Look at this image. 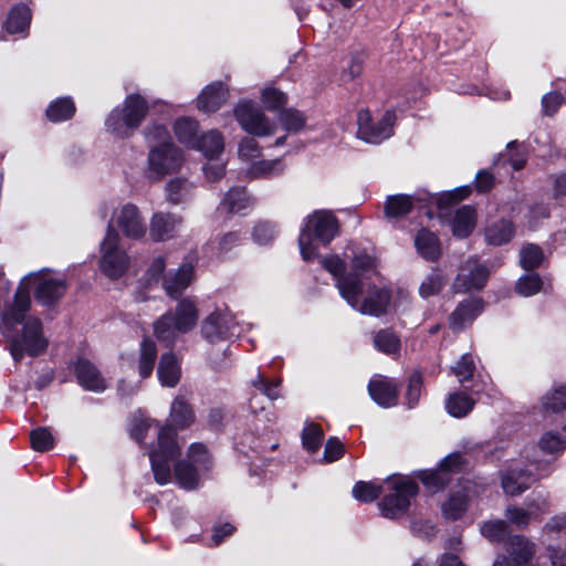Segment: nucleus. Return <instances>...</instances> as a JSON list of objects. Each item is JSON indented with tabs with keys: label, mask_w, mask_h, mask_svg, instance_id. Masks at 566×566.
Listing matches in <instances>:
<instances>
[{
	"label": "nucleus",
	"mask_w": 566,
	"mask_h": 566,
	"mask_svg": "<svg viewBox=\"0 0 566 566\" xmlns=\"http://www.w3.org/2000/svg\"><path fill=\"white\" fill-rule=\"evenodd\" d=\"M340 222L331 210H314L303 219L300 234V253L304 261L311 262L317 258L315 242L327 247L339 234Z\"/></svg>",
	"instance_id": "nucleus-1"
},
{
	"label": "nucleus",
	"mask_w": 566,
	"mask_h": 566,
	"mask_svg": "<svg viewBox=\"0 0 566 566\" xmlns=\"http://www.w3.org/2000/svg\"><path fill=\"white\" fill-rule=\"evenodd\" d=\"M149 109L150 105L144 95L130 93L106 116L105 130L117 139H129L139 129Z\"/></svg>",
	"instance_id": "nucleus-2"
},
{
	"label": "nucleus",
	"mask_w": 566,
	"mask_h": 566,
	"mask_svg": "<svg viewBox=\"0 0 566 566\" xmlns=\"http://www.w3.org/2000/svg\"><path fill=\"white\" fill-rule=\"evenodd\" d=\"M385 482L389 484L390 492L378 502L380 514L388 520H399L408 513L420 488L411 476L399 473L388 476Z\"/></svg>",
	"instance_id": "nucleus-3"
},
{
	"label": "nucleus",
	"mask_w": 566,
	"mask_h": 566,
	"mask_svg": "<svg viewBox=\"0 0 566 566\" xmlns=\"http://www.w3.org/2000/svg\"><path fill=\"white\" fill-rule=\"evenodd\" d=\"M22 325L21 334L9 342V352L15 364H20L25 355L38 357L44 354L49 345L40 318L29 317Z\"/></svg>",
	"instance_id": "nucleus-4"
},
{
	"label": "nucleus",
	"mask_w": 566,
	"mask_h": 566,
	"mask_svg": "<svg viewBox=\"0 0 566 566\" xmlns=\"http://www.w3.org/2000/svg\"><path fill=\"white\" fill-rule=\"evenodd\" d=\"M102 256L98 262L99 271L111 280H118L129 268V256L119 248V237L112 223H108L105 238L101 243Z\"/></svg>",
	"instance_id": "nucleus-5"
},
{
	"label": "nucleus",
	"mask_w": 566,
	"mask_h": 566,
	"mask_svg": "<svg viewBox=\"0 0 566 566\" xmlns=\"http://www.w3.org/2000/svg\"><path fill=\"white\" fill-rule=\"evenodd\" d=\"M184 160V151L172 140L153 146L147 157L149 176L161 180L167 175L178 172Z\"/></svg>",
	"instance_id": "nucleus-6"
},
{
	"label": "nucleus",
	"mask_w": 566,
	"mask_h": 566,
	"mask_svg": "<svg viewBox=\"0 0 566 566\" xmlns=\"http://www.w3.org/2000/svg\"><path fill=\"white\" fill-rule=\"evenodd\" d=\"M233 116L250 136L266 137L275 134L276 125L252 99H240L233 107Z\"/></svg>",
	"instance_id": "nucleus-7"
},
{
	"label": "nucleus",
	"mask_w": 566,
	"mask_h": 566,
	"mask_svg": "<svg viewBox=\"0 0 566 566\" xmlns=\"http://www.w3.org/2000/svg\"><path fill=\"white\" fill-rule=\"evenodd\" d=\"M397 116L394 108L387 109L378 122H375L368 108L357 113V136L369 144H379L394 135Z\"/></svg>",
	"instance_id": "nucleus-8"
},
{
	"label": "nucleus",
	"mask_w": 566,
	"mask_h": 566,
	"mask_svg": "<svg viewBox=\"0 0 566 566\" xmlns=\"http://www.w3.org/2000/svg\"><path fill=\"white\" fill-rule=\"evenodd\" d=\"M44 272L49 273L51 270L45 268L29 274L30 280H33L35 283L33 296L40 305L53 308L65 296L69 284L65 279L43 277L42 274Z\"/></svg>",
	"instance_id": "nucleus-9"
},
{
	"label": "nucleus",
	"mask_w": 566,
	"mask_h": 566,
	"mask_svg": "<svg viewBox=\"0 0 566 566\" xmlns=\"http://www.w3.org/2000/svg\"><path fill=\"white\" fill-rule=\"evenodd\" d=\"M234 326L233 316L217 310L201 322V336L210 344L223 342L233 336Z\"/></svg>",
	"instance_id": "nucleus-10"
},
{
	"label": "nucleus",
	"mask_w": 566,
	"mask_h": 566,
	"mask_svg": "<svg viewBox=\"0 0 566 566\" xmlns=\"http://www.w3.org/2000/svg\"><path fill=\"white\" fill-rule=\"evenodd\" d=\"M77 384L85 390L102 392L106 384L97 367L85 357H77L72 364Z\"/></svg>",
	"instance_id": "nucleus-11"
},
{
	"label": "nucleus",
	"mask_w": 566,
	"mask_h": 566,
	"mask_svg": "<svg viewBox=\"0 0 566 566\" xmlns=\"http://www.w3.org/2000/svg\"><path fill=\"white\" fill-rule=\"evenodd\" d=\"M182 223V218L171 212H155L149 223V237L154 242L174 239Z\"/></svg>",
	"instance_id": "nucleus-12"
},
{
	"label": "nucleus",
	"mask_w": 566,
	"mask_h": 566,
	"mask_svg": "<svg viewBox=\"0 0 566 566\" xmlns=\"http://www.w3.org/2000/svg\"><path fill=\"white\" fill-rule=\"evenodd\" d=\"M371 400L381 408H391L398 405L399 386L395 379L380 377L370 379L367 386Z\"/></svg>",
	"instance_id": "nucleus-13"
},
{
	"label": "nucleus",
	"mask_w": 566,
	"mask_h": 566,
	"mask_svg": "<svg viewBox=\"0 0 566 566\" xmlns=\"http://www.w3.org/2000/svg\"><path fill=\"white\" fill-rule=\"evenodd\" d=\"M229 88L221 82L216 81L202 88L197 97V108L206 114L217 113L229 98Z\"/></svg>",
	"instance_id": "nucleus-14"
},
{
	"label": "nucleus",
	"mask_w": 566,
	"mask_h": 566,
	"mask_svg": "<svg viewBox=\"0 0 566 566\" xmlns=\"http://www.w3.org/2000/svg\"><path fill=\"white\" fill-rule=\"evenodd\" d=\"M490 271L484 264H476L468 274H458L452 283V291L455 294L480 292L488 284Z\"/></svg>",
	"instance_id": "nucleus-15"
},
{
	"label": "nucleus",
	"mask_w": 566,
	"mask_h": 566,
	"mask_svg": "<svg viewBox=\"0 0 566 566\" xmlns=\"http://www.w3.org/2000/svg\"><path fill=\"white\" fill-rule=\"evenodd\" d=\"M181 454V449L178 443V432L176 428L170 424H164L160 427L157 436V444L149 452V455L177 460Z\"/></svg>",
	"instance_id": "nucleus-16"
},
{
	"label": "nucleus",
	"mask_w": 566,
	"mask_h": 566,
	"mask_svg": "<svg viewBox=\"0 0 566 566\" xmlns=\"http://www.w3.org/2000/svg\"><path fill=\"white\" fill-rule=\"evenodd\" d=\"M117 226L123 234L129 239H140L146 233L139 209L134 203H126L120 209L117 218Z\"/></svg>",
	"instance_id": "nucleus-17"
},
{
	"label": "nucleus",
	"mask_w": 566,
	"mask_h": 566,
	"mask_svg": "<svg viewBox=\"0 0 566 566\" xmlns=\"http://www.w3.org/2000/svg\"><path fill=\"white\" fill-rule=\"evenodd\" d=\"M391 298L392 293L390 289L375 286L369 291L368 295L363 298L357 308L364 315L380 317L387 314Z\"/></svg>",
	"instance_id": "nucleus-18"
},
{
	"label": "nucleus",
	"mask_w": 566,
	"mask_h": 566,
	"mask_svg": "<svg viewBox=\"0 0 566 566\" xmlns=\"http://www.w3.org/2000/svg\"><path fill=\"white\" fill-rule=\"evenodd\" d=\"M509 558L515 566H531L536 553L535 543L524 535L514 534L506 542Z\"/></svg>",
	"instance_id": "nucleus-19"
},
{
	"label": "nucleus",
	"mask_w": 566,
	"mask_h": 566,
	"mask_svg": "<svg viewBox=\"0 0 566 566\" xmlns=\"http://www.w3.org/2000/svg\"><path fill=\"white\" fill-rule=\"evenodd\" d=\"M484 310L481 297L468 298L460 302L449 316L450 327L453 331L463 329L465 323L473 322Z\"/></svg>",
	"instance_id": "nucleus-20"
},
{
	"label": "nucleus",
	"mask_w": 566,
	"mask_h": 566,
	"mask_svg": "<svg viewBox=\"0 0 566 566\" xmlns=\"http://www.w3.org/2000/svg\"><path fill=\"white\" fill-rule=\"evenodd\" d=\"M417 253L427 262H438L442 256V248L439 237L428 228H420L415 235Z\"/></svg>",
	"instance_id": "nucleus-21"
},
{
	"label": "nucleus",
	"mask_w": 566,
	"mask_h": 566,
	"mask_svg": "<svg viewBox=\"0 0 566 566\" xmlns=\"http://www.w3.org/2000/svg\"><path fill=\"white\" fill-rule=\"evenodd\" d=\"M478 222L476 209L471 205L459 207L451 219V232L457 239H468L475 230Z\"/></svg>",
	"instance_id": "nucleus-22"
},
{
	"label": "nucleus",
	"mask_w": 566,
	"mask_h": 566,
	"mask_svg": "<svg viewBox=\"0 0 566 566\" xmlns=\"http://www.w3.org/2000/svg\"><path fill=\"white\" fill-rule=\"evenodd\" d=\"M515 234L516 226L507 218H500L484 228V240L488 245L492 247H502L510 243Z\"/></svg>",
	"instance_id": "nucleus-23"
},
{
	"label": "nucleus",
	"mask_w": 566,
	"mask_h": 566,
	"mask_svg": "<svg viewBox=\"0 0 566 566\" xmlns=\"http://www.w3.org/2000/svg\"><path fill=\"white\" fill-rule=\"evenodd\" d=\"M195 266L190 262H182L174 275L164 277L163 287L166 294L174 300L181 296L189 286L193 276Z\"/></svg>",
	"instance_id": "nucleus-24"
},
{
	"label": "nucleus",
	"mask_w": 566,
	"mask_h": 566,
	"mask_svg": "<svg viewBox=\"0 0 566 566\" xmlns=\"http://www.w3.org/2000/svg\"><path fill=\"white\" fill-rule=\"evenodd\" d=\"M157 377L161 386L175 388L181 378V363L174 352L161 354L157 367Z\"/></svg>",
	"instance_id": "nucleus-25"
},
{
	"label": "nucleus",
	"mask_w": 566,
	"mask_h": 566,
	"mask_svg": "<svg viewBox=\"0 0 566 566\" xmlns=\"http://www.w3.org/2000/svg\"><path fill=\"white\" fill-rule=\"evenodd\" d=\"M29 281V275L24 276L20 281L14 293L13 303L8 313V319H10L13 324H22L24 319H27V313L31 307Z\"/></svg>",
	"instance_id": "nucleus-26"
},
{
	"label": "nucleus",
	"mask_w": 566,
	"mask_h": 566,
	"mask_svg": "<svg viewBox=\"0 0 566 566\" xmlns=\"http://www.w3.org/2000/svg\"><path fill=\"white\" fill-rule=\"evenodd\" d=\"M175 321V328L179 334H187L197 325L198 321V308L196 303L184 297L178 301L175 312L172 313Z\"/></svg>",
	"instance_id": "nucleus-27"
},
{
	"label": "nucleus",
	"mask_w": 566,
	"mask_h": 566,
	"mask_svg": "<svg viewBox=\"0 0 566 566\" xmlns=\"http://www.w3.org/2000/svg\"><path fill=\"white\" fill-rule=\"evenodd\" d=\"M169 417L171 419L170 426L178 430H186L190 428L196 421V413L193 407L188 402L185 396H177L170 407Z\"/></svg>",
	"instance_id": "nucleus-28"
},
{
	"label": "nucleus",
	"mask_w": 566,
	"mask_h": 566,
	"mask_svg": "<svg viewBox=\"0 0 566 566\" xmlns=\"http://www.w3.org/2000/svg\"><path fill=\"white\" fill-rule=\"evenodd\" d=\"M184 460H188L189 463L202 475L207 476L212 472L214 461L208 447L202 442L191 443L187 451Z\"/></svg>",
	"instance_id": "nucleus-29"
},
{
	"label": "nucleus",
	"mask_w": 566,
	"mask_h": 566,
	"mask_svg": "<svg viewBox=\"0 0 566 566\" xmlns=\"http://www.w3.org/2000/svg\"><path fill=\"white\" fill-rule=\"evenodd\" d=\"M336 287L339 291L340 296L350 305L353 308H357L359 304V297L363 293V279L356 272H347L338 280H336Z\"/></svg>",
	"instance_id": "nucleus-30"
},
{
	"label": "nucleus",
	"mask_w": 566,
	"mask_h": 566,
	"mask_svg": "<svg viewBox=\"0 0 566 566\" xmlns=\"http://www.w3.org/2000/svg\"><path fill=\"white\" fill-rule=\"evenodd\" d=\"M32 19L30 8L25 3L14 4L3 22L2 28L9 34H20L29 30Z\"/></svg>",
	"instance_id": "nucleus-31"
},
{
	"label": "nucleus",
	"mask_w": 566,
	"mask_h": 566,
	"mask_svg": "<svg viewBox=\"0 0 566 566\" xmlns=\"http://www.w3.org/2000/svg\"><path fill=\"white\" fill-rule=\"evenodd\" d=\"M174 476L177 485L185 491H195L201 484L202 475L188 460L177 459L174 464Z\"/></svg>",
	"instance_id": "nucleus-32"
},
{
	"label": "nucleus",
	"mask_w": 566,
	"mask_h": 566,
	"mask_svg": "<svg viewBox=\"0 0 566 566\" xmlns=\"http://www.w3.org/2000/svg\"><path fill=\"white\" fill-rule=\"evenodd\" d=\"M199 128V122L189 116H180L172 124V130L177 140L188 149H192L197 142Z\"/></svg>",
	"instance_id": "nucleus-33"
},
{
	"label": "nucleus",
	"mask_w": 566,
	"mask_h": 566,
	"mask_svg": "<svg viewBox=\"0 0 566 566\" xmlns=\"http://www.w3.org/2000/svg\"><path fill=\"white\" fill-rule=\"evenodd\" d=\"M224 149L223 135L217 129H210L198 136L192 150H198L209 159L218 158Z\"/></svg>",
	"instance_id": "nucleus-34"
},
{
	"label": "nucleus",
	"mask_w": 566,
	"mask_h": 566,
	"mask_svg": "<svg viewBox=\"0 0 566 566\" xmlns=\"http://www.w3.org/2000/svg\"><path fill=\"white\" fill-rule=\"evenodd\" d=\"M412 475L421 482L430 495L443 492L451 484L449 478L437 467L434 469L415 470Z\"/></svg>",
	"instance_id": "nucleus-35"
},
{
	"label": "nucleus",
	"mask_w": 566,
	"mask_h": 566,
	"mask_svg": "<svg viewBox=\"0 0 566 566\" xmlns=\"http://www.w3.org/2000/svg\"><path fill=\"white\" fill-rule=\"evenodd\" d=\"M76 113V105L71 96H61L51 101L45 109L49 122L57 124L72 119Z\"/></svg>",
	"instance_id": "nucleus-36"
},
{
	"label": "nucleus",
	"mask_w": 566,
	"mask_h": 566,
	"mask_svg": "<svg viewBox=\"0 0 566 566\" xmlns=\"http://www.w3.org/2000/svg\"><path fill=\"white\" fill-rule=\"evenodd\" d=\"M158 358V349L155 340L150 337H144L139 344L138 374L142 379L151 376Z\"/></svg>",
	"instance_id": "nucleus-37"
},
{
	"label": "nucleus",
	"mask_w": 566,
	"mask_h": 566,
	"mask_svg": "<svg viewBox=\"0 0 566 566\" xmlns=\"http://www.w3.org/2000/svg\"><path fill=\"white\" fill-rule=\"evenodd\" d=\"M531 476L528 470L523 468H509L501 476V485L505 494L510 496L521 495L528 489V485L522 482Z\"/></svg>",
	"instance_id": "nucleus-38"
},
{
	"label": "nucleus",
	"mask_w": 566,
	"mask_h": 566,
	"mask_svg": "<svg viewBox=\"0 0 566 566\" xmlns=\"http://www.w3.org/2000/svg\"><path fill=\"white\" fill-rule=\"evenodd\" d=\"M415 208L413 198L410 195L397 193L386 198L384 213L388 219H403Z\"/></svg>",
	"instance_id": "nucleus-39"
},
{
	"label": "nucleus",
	"mask_w": 566,
	"mask_h": 566,
	"mask_svg": "<svg viewBox=\"0 0 566 566\" xmlns=\"http://www.w3.org/2000/svg\"><path fill=\"white\" fill-rule=\"evenodd\" d=\"M373 345L375 349L387 356H396L401 350V339L392 328H381L374 333Z\"/></svg>",
	"instance_id": "nucleus-40"
},
{
	"label": "nucleus",
	"mask_w": 566,
	"mask_h": 566,
	"mask_svg": "<svg viewBox=\"0 0 566 566\" xmlns=\"http://www.w3.org/2000/svg\"><path fill=\"white\" fill-rule=\"evenodd\" d=\"M476 401L465 391H454L449 394L446 399L444 407L447 412L453 418L467 417L475 406Z\"/></svg>",
	"instance_id": "nucleus-41"
},
{
	"label": "nucleus",
	"mask_w": 566,
	"mask_h": 566,
	"mask_svg": "<svg viewBox=\"0 0 566 566\" xmlns=\"http://www.w3.org/2000/svg\"><path fill=\"white\" fill-rule=\"evenodd\" d=\"M469 499L462 492H453L441 505V512L448 521H459L463 517L468 510Z\"/></svg>",
	"instance_id": "nucleus-42"
},
{
	"label": "nucleus",
	"mask_w": 566,
	"mask_h": 566,
	"mask_svg": "<svg viewBox=\"0 0 566 566\" xmlns=\"http://www.w3.org/2000/svg\"><path fill=\"white\" fill-rule=\"evenodd\" d=\"M448 283V276L439 268H433L432 271L424 277L419 286V295L423 300L436 296L442 292Z\"/></svg>",
	"instance_id": "nucleus-43"
},
{
	"label": "nucleus",
	"mask_w": 566,
	"mask_h": 566,
	"mask_svg": "<svg viewBox=\"0 0 566 566\" xmlns=\"http://www.w3.org/2000/svg\"><path fill=\"white\" fill-rule=\"evenodd\" d=\"M221 205L229 213H238L250 206L245 187H232L224 195Z\"/></svg>",
	"instance_id": "nucleus-44"
},
{
	"label": "nucleus",
	"mask_w": 566,
	"mask_h": 566,
	"mask_svg": "<svg viewBox=\"0 0 566 566\" xmlns=\"http://www.w3.org/2000/svg\"><path fill=\"white\" fill-rule=\"evenodd\" d=\"M543 249L535 243H526L520 250V265L526 272H534L544 261Z\"/></svg>",
	"instance_id": "nucleus-45"
},
{
	"label": "nucleus",
	"mask_w": 566,
	"mask_h": 566,
	"mask_svg": "<svg viewBox=\"0 0 566 566\" xmlns=\"http://www.w3.org/2000/svg\"><path fill=\"white\" fill-rule=\"evenodd\" d=\"M175 326L172 312L168 311L154 322V335L159 342L174 343L179 334Z\"/></svg>",
	"instance_id": "nucleus-46"
},
{
	"label": "nucleus",
	"mask_w": 566,
	"mask_h": 566,
	"mask_svg": "<svg viewBox=\"0 0 566 566\" xmlns=\"http://www.w3.org/2000/svg\"><path fill=\"white\" fill-rule=\"evenodd\" d=\"M263 107L269 112H281L289 102L285 92L274 86H265L260 94Z\"/></svg>",
	"instance_id": "nucleus-47"
},
{
	"label": "nucleus",
	"mask_w": 566,
	"mask_h": 566,
	"mask_svg": "<svg viewBox=\"0 0 566 566\" xmlns=\"http://www.w3.org/2000/svg\"><path fill=\"white\" fill-rule=\"evenodd\" d=\"M481 534L492 543L507 542L511 535L510 525L504 520L484 522L481 526Z\"/></svg>",
	"instance_id": "nucleus-48"
},
{
	"label": "nucleus",
	"mask_w": 566,
	"mask_h": 566,
	"mask_svg": "<svg viewBox=\"0 0 566 566\" xmlns=\"http://www.w3.org/2000/svg\"><path fill=\"white\" fill-rule=\"evenodd\" d=\"M307 117L305 114L294 107H284L279 112V122L289 133H298L306 125Z\"/></svg>",
	"instance_id": "nucleus-49"
},
{
	"label": "nucleus",
	"mask_w": 566,
	"mask_h": 566,
	"mask_svg": "<svg viewBox=\"0 0 566 566\" xmlns=\"http://www.w3.org/2000/svg\"><path fill=\"white\" fill-rule=\"evenodd\" d=\"M284 170V164L281 159H261L254 161L250 167V174L253 178H271L280 176Z\"/></svg>",
	"instance_id": "nucleus-50"
},
{
	"label": "nucleus",
	"mask_w": 566,
	"mask_h": 566,
	"mask_svg": "<svg viewBox=\"0 0 566 566\" xmlns=\"http://www.w3.org/2000/svg\"><path fill=\"white\" fill-rule=\"evenodd\" d=\"M324 431L321 424L311 422L302 431V446L310 453H316L323 442Z\"/></svg>",
	"instance_id": "nucleus-51"
},
{
	"label": "nucleus",
	"mask_w": 566,
	"mask_h": 566,
	"mask_svg": "<svg viewBox=\"0 0 566 566\" xmlns=\"http://www.w3.org/2000/svg\"><path fill=\"white\" fill-rule=\"evenodd\" d=\"M423 388V375L420 370H413L408 377L407 390L405 395L406 406L413 409L419 405Z\"/></svg>",
	"instance_id": "nucleus-52"
},
{
	"label": "nucleus",
	"mask_w": 566,
	"mask_h": 566,
	"mask_svg": "<svg viewBox=\"0 0 566 566\" xmlns=\"http://www.w3.org/2000/svg\"><path fill=\"white\" fill-rule=\"evenodd\" d=\"M543 287V280L536 272L523 274L515 284V292L524 297L537 294Z\"/></svg>",
	"instance_id": "nucleus-53"
},
{
	"label": "nucleus",
	"mask_w": 566,
	"mask_h": 566,
	"mask_svg": "<svg viewBox=\"0 0 566 566\" xmlns=\"http://www.w3.org/2000/svg\"><path fill=\"white\" fill-rule=\"evenodd\" d=\"M30 444L36 452H48L55 446L54 437L48 427H36L30 431Z\"/></svg>",
	"instance_id": "nucleus-54"
},
{
	"label": "nucleus",
	"mask_w": 566,
	"mask_h": 566,
	"mask_svg": "<svg viewBox=\"0 0 566 566\" xmlns=\"http://www.w3.org/2000/svg\"><path fill=\"white\" fill-rule=\"evenodd\" d=\"M353 496L361 503H371L379 499L382 486L374 482L357 481L352 490Z\"/></svg>",
	"instance_id": "nucleus-55"
},
{
	"label": "nucleus",
	"mask_w": 566,
	"mask_h": 566,
	"mask_svg": "<svg viewBox=\"0 0 566 566\" xmlns=\"http://www.w3.org/2000/svg\"><path fill=\"white\" fill-rule=\"evenodd\" d=\"M467 464L465 458L458 451L446 455L437 468L452 482L455 474L461 473Z\"/></svg>",
	"instance_id": "nucleus-56"
},
{
	"label": "nucleus",
	"mask_w": 566,
	"mask_h": 566,
	"mask_svg": "<svg viewBox=\"0 0 566 566\" xmlns=\"http://www.w3.org/2000/svg\"><path fill=\"white\" fill-rule=\"evenodd\" d=\"M154 480L159 485H166L171 480L170 462L174 460L149 455Z\"/></svg>",
	"instance_id": "nucleus-57"
},
{
	"label": "nucleus",
	"mask_w": 566,
	"mask_h": 566,
	"mask_svg": "<svg viewBox=\"0 0 566 566\" xmlns=\"http://www.w3.org/2000/svg\"><path fill=\"white\" fill-rule=\"evenodd\" d=\"M504 516L517 530H525L530 525L533 514L523 507L509 505Z\"/></svg>",
	"instance_id": "nucleus-58"
},
{
	"label": "nucleus",
	"mask_w": 566,
	"mask_h": 566,
	"mask_svg": "<svg viewBox=\"0 0 566 566\" xmlns=\"http://www.w3.org/2000/svg\"><path fill=\"white\" fill-rule=\"evenodd\" d=\"M544 407L545 410L554 413H559L566 410V385H560L549 395H546Z\"/></svg>",
	"instance_id": "nucleus-59"
},
{
	"label": "nucleus",
	"mask_w": 566,
	"mask_h": 566,
	"mask_svg": "<svg viewBox=\"0 0 566 566\" xmlns=\"http://www.w3.org/2000/svg\"><path fill=\"white\" fill-rule=\"evenodd\" d=\"M452 373L458 377L461 384L469 381L473 378L475 373V364L470 354H463L452 367Z\"/></svg>",
	"instance_id": "nucleus-60"
},
{
	"label": "nucleus",
	"mask_w": 566,
	"mask_h": 566,
	"mask_svg": "<svg viewBox=\"0 0 566 566\" xmlns=\"http://www.w3.org/2000/svg\"><path fill=\"white\" fill-rule=\"evenodd\" d=\"M538 446L542 451L553 454L564 451L566 448V441L559 433L548 431L541 437Z\"/></svg>",
	"instance_id": "nucleus-61"
},
{
	"label": "nucleus",
	"mask_w": 566,
	"mask_h": 566,
	"mask_svg": "<svg viewBox=\"0 0 566 566\" xmlns=\"http://www.w3.org/2000/svg\"><path fill=\"white\" fill-rule=\"evenodd\" d=\"M144 138L147 143L155 142L158 144L171 140L170 133L166 125L157 122L149 123L143 129Z\"/></svg>",
	"instance_id": "nucleus-62"
},
{
	"label": "nucleus",
	"mask_w": 566,
	"mask_h": 566,
	"mask_svg": "<svg viewBox=\"0 0 566 566\" xmlns=\"http://www.w3.org/2000/svg\"><path fill=\"white\" fill-rule=\"evenodd\" d=\"M166 269V259L163 255L156 256L144 274V279L148 286L157 284L164 275Z\"/></svg>",
	"instance_id": "nucleus-63"
},
{
	"label": "nucleus",
	"mask_w": 566,
	"mask_h": 566,
	"mask_svg": "<svg viewBox=\"0 0 566 566\" xmlns=\"http://www.w3.org/2000/svg\"><path fill=\"white\" fill-rule=\"evenodd\" d=\"M275 238V229L270 222H259L252 231V239L261 245L271 243Z\"/></svg>",
	"instance_id": "nucleus-64"
}]
</instances>
